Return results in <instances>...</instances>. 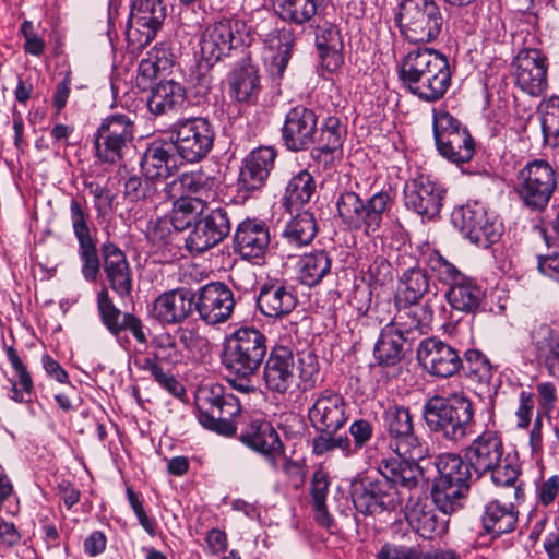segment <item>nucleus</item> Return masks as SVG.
Masks as SVG:
<instances>
[{
    "label": "nucleus",
    "mask_w": 559,
    "mask_h": 559,
    "mask_svg": "<svg viewBox=\"0 0 559 559\" xmlns=\"http://www.w3.org/2000/svg\"><path fill=\"white\" fill-rule=\"evenodd\" d=\"M413 342L386 324L374 344L373 356L379 366L394 367L412 349Z\"/></svg>",
    "instance_id": "obj_40"
},
{
    "label": "nucleus",
    "mask_w": 559,
    "mask_h": 559,
    "mask_svg": "<svg viewBox=\"0 0 559 559\" xmlns=\"http://www.w3.org/2000/svg\"><path fill=\"white\" fill-rule=\"evenodd\" d=\"M100 251L108 287L120 299L129 298L133 290V273L124 252L110 241L103 243Z\"/></svg>",
    "instance_id": "obj_29"
},
{
    "label": "nucleus",
    "mask_w": 559,
    "mask_h": 559,
    "mask_svg": "<svg viewBox=\"0 0 559 559\" xmlns=\"http://www.w3.org/2000/svg\"><path fill=\"white\" fill-rule=\"evenodd\" d=\"M317 183L308 170H300L294 175L285 189L284 202L288 206H301L313 197Z\"/></svg>",
    "instance_id": "obj_50"
},
{
    "label": "nucleus",
    "mask_w": 559,
    "mask_h": 559,
    "mask_svg": "<svg viewBox=\"0 0 559 559\" xmlns=\"http://www.w3.org/2000/svg\"><path fill=\"white\" fill-rule=\"evenodd\" d=\"M297 305L292 287L281 281H269L259 288L257 306L262 314L269 318H283L289 314Z\"/></svg>",
    "instance_id": "obj_36"
},
{
    "label": "nucleus",
    "mask_w": 559,
    "mask_h": 559,
    "mask_svg": "<svg viewBox=\"0 0 559 559\" xmlns=\"http://www.w3.org/2000/svg\"><path fill=\"white\" fill-rule=\"evenodd\" d=\"M277 152L272 146H260L245 158L239 174L238 186L241 190L261 189L274 168Z\"/></svg>",
    "instance_id": "obj_34"
},
{
    "label": "nucleus",
    "mask_w": 559,
    "mask_h": 559,
    "mask_svg": "<svg viewBox=\"0 0 559 559\" xmlns=\"http://www.w3.org/2000/svg\"><path fill=\"white\" fill-rule=\"evenodd\" d=\"M243 444L261 453L269 461L273 469H278L277 459L283 454L284 448L280 435L267 420L254 419L240 435Z\"/></svg>",
    "instance_id": "obj_32"
},
{
    "label": "nucleus",
    "mask_w": 559,
    "mask_h": 559,
    "mask_svg": "<svg viewBox=\"0 0 559 559\" xmlns=\"http://www.w3.org/2000/svg\"><path fill=\"white\" fill-rule=\"evenodd\" d=\"M330 0H277L282 21L295 26L313 27Z\"/></svg>",
    "instance_id": "obj_41"
},
{
    "label": "nucleus",
    "mask_w": 559,
    "mask_h": 559,
    "mask_svg": "<svg viewBox=\"0 0 559 559\" xmlns=\"http://www.w3.org/2000/svg\"><path fill=\"white\" fill-rule=\"evenodd\" d=\"M173 228V223L169 218L158 217L157 219L150 222L146 230V238L157 250L165 248L171 241Z\"/></svg>",
    "instance_id": "obj_58"
},
{
    "label": "nucleus",
    "mask_w": 559,
    "mask_h": 559,
    "mask_svg": "<svg viewBox=\"0 0 559 559\" xmlns=\"http://www.w3.org/2000/svg\"><path fill=\"white\" fill-rule=\"evenodd\" d=\"M267 352L266 336L255 328H240L227 337L222 364L228 371L229 383L241 393L254 392L251 379L260 370Z\"/></svg>",
    "instance_id": "obj_3"
},
{
    "label": "nucleus",
    "mask_w": 559,
    "mask_h": 559,
    "mask_svg": "<svg viewBox=\"0 0 559 559\" xmlns=\"http://www.w3.org/2000/svg\"><path fill=\"white\" fill-rule=\"evenodd\" d=\"M165 17L164 0H133L126 29L128 50L142 51L155 38Z\"/></svg>",
    "instance_id": "obj_16"
},
{
    "label": "nucleus",
    "mask_w": 559,
    "mask_h": 559,
    "mask_svg": "<svg viewBox=\"0 0 559 559\" xmlns=\"http://www.w3.org/2000/svg\"><path fill=\"white\" fill-rule=\"evenodd\" d=\"M199 423L207 430L225 437L237 431V417L240 416L239 399L222 384L202 386L197 396Z\"/></svg>",
    "instance_id": "obj_9"
},
{
    "label": "nucleus",
    "mask_w": 559,
    "mask_h": 559,
    "mask_svg": "<svg viewBox=\"0 0 559 559\" xmlns=\"http://www.w3.org/2000/svg\"><path fill=\"white\" fill-rule=\"evenodd\" d=\"M263 381L265 388L277 394H286L296 383V361L292 348L274 346L263 367Z\"/></svg>",
    "instance_id": "obj_27"
},
{
    "label": "nucleus",
    "mask_w": 559,
    "mask_h": 559,
    "mask_svg": "<svg viewBox=\"0 0 559 559\" xmlns=\"http://www.w3.org/2000/svg\"><path fill=\"white\" fill-rule=\"evenodd\" d=\"M423 469L418 463L382 459L373 471L358 474L350 484V497L357 512L376 515L395 510L411 491L417 489Z\"/></svg>",
    "instance_id": "obj_1"
},
{
    "label": "nucleus",
    "mask_w": 559,
    "mask_h": 559,
    "mask_svg": "<svg viewBox=\"0 0 559 559\" xmlns=\"http://www.w3.org/2000/svg\"><path fill=\"white\" fill-rule=\"evenodd\" d=\"M308 419L316 432L337 433L349 419V405L340 392L325 389L313 395Z\"/></svg>",
    "instance_id": "obj_20"
},
{
    "label": "nucleus",
    "mask_w": 559,
    "mask_h": 559,
    "mask_svg": "<svg viewBox=\"0 0 559 559\" xmlns=\"http://www.w3.org/2000/svg\"><path fill=\"white\" fill-rule=\"evenodd\" d=\"M481 523L487 534L499 537L515 528L518 512L512 503L501 504L498 500H492L485 507Z\"/></svg>",
    "instance_id": "obj_44"
},
{
    "label": "nucleus",
    "mask_w": 559,
    "mask_h": 559,
    "mask_svg": "<svg viewBox=\"0 0 559 559\" xmlns=\"http://www.w3.org/2000/svg\"><path fill=\"white\" fill-rule=\"evenodd\" d=\"M84 186L94 199V207L99 216L108 214L112 207L114 195L111 191L94 180H85Z\"/></svg>",
    "instance_id": "obj_59"
},
{
    "label": "nucleus",
    "mask_w": 559,
    "mask_h": 559,
    "mask_svg": "<svg viewBox=\"0 0 559 559\" xmlns=\"http://www.w3.org/2000/svg\"><path fill=\"white\" fill-rule=\"evenodd\" d=\"M396 313L389 323L406 338L416 341L420 335L426 334L433 320V309L426 301L419 302H395Z\"/></svg>",
    "instance_id": "obj_30"
},
{
    "label": "nucleus",
    "mask_w": 559,
    "mask_h": 559,
    "mask_svg": "<svg viewBox=\"0 0 559 559\" xmlns=\"http://www.w3.org/2000/svg\"><path fill=\"white\" fill-rule=\"evenodd\" d=\"M70 218L73 233L79 242V255L82 261V275L88 282H95L99 273V258L96 241L87 224L88 213L78 199L70 202Z\"/></svg>",
    "instance_id": "obj_25"
},
{
    "label": "nucleus",
    "mask_w": 559,
    "mask_h": 559,
    "mask_svg": "<svg viewBox=\"0 0 559 559\" xmlns=\"http://www.w3.org/2000/svg\"><path fill=\"white\" fill-rule=\"evenodd\" d=\"M416 356L419 365L429 374L438 378L455 376L463 366L460 350L438 337L421 340Z\"/></svg>",
    "instance_id": "obj_21"
},
{
    "label": "nucleus",
    "mask_w": 559,
    "mask_h": 559,
    "mask_svg": "<svg viewBox=\"0 0 559 559\" xmlns=\"http://www.w3.org/2000/svg\"><path fill=\"white\" fill-rule=\"evenodd\" d=\"M270 242L269 225L258 218H246L235 229L233 250L243 260L259 261L266 254Z\"/></svg>",
    "instance_id": "obj_26"
},
{
    "label": "nucleus",
    "mask_w": 559,
    "mask_h": 559,
    "mask_svg": "<svg viewBox=\"0 0 559 559\" xmlns=\"http://www.w3.org/2000/svg\"><path fill=\"white\" fill-rule=\"evenodd\" d=\"M233 292L221 282H212L202 286L194 294V309L202 321L207 324L226 322L234 310Z\"/></svg>",
    "instance_id": "obj_24"
},
{
    "label": "nucleus",
    "mask_w": 559,
    "mask_h": 559,
    "mask_svg": "<svg viewBox=\"0 0 559 559\" xmlns=\"http://www.w3.org/2000/svg\"><path fill=\"white\" fill-rule=\"evenodd\" d=\"M249 43V29L243 21L223 19L205 26L200 36L199 46L206 63L214 64L230 56L233 50Z\"/></svg>",
    "instance_id": "obj_12"
},
{
    "label": "nucleus",
    "mask_w": 559,
    "mask_h": 559,
    "mask_svg": "<svg viewBox=\"0 0 559 559\" xmlns=\"http://www.w3.org/2000/svg\"><path fill=\"white\" fill-rule=\"evenodd\" d=\"M365 204L366 201L354 191L340 192L335 205L342 224L355 231Z\"/></svg>",
    "instance_id": "obj_55"
},
{
    "label": "nucleus",
    "mask_w": 559,
    "mask_h": 559,
    "mask_svg": "<svg viewBox=\"0 0 559 559\" xmlns=\"http://www.w3.org/2000/svg\"><path fill=\"white\" fill-rule=\"evenodd\" d=\"M558 171L546 159L527 162L515 175L513 190L521 205L531 213H543L558 187Z\"/></svg>",
    "instance_id": "obj_8"
},
{
    "label": "nucleus",
    "mask_w": 559,
    "mask_h": 559,
    "mask_svg": "<svg viewBox=\"0 0 559 559\" xmlns=\"http://www.w3.org/2000/svg\"><path fill=\"white\" fill-rule=\"evenodd\" d=\"M217 179L204 171L182 173L169 183H166V198L201 199L209 203L216 197Z\"/></svg>",
    "instance_id": "obj_33"
},
{
    "label": "nucleus",
    "mask_w": 559,
    "mask_h": 559,
    "mask_svg": "<svg viewBox=\"0 0 559 559\" xmlns=\"http://www.w3.org/2000/svg\"><path fill=\"white\" fill-rule=\"evenodd\" d=\"M384 428L390 437V448L399 461L418 463L428 455L429 449L415 433L413 416L404 405H389L382 415Z\"/></svg>",
    "instance_id": "obj_10"
},
{
    "label": "nucleus",
    "mask_w": 559,
    "mask_h": 559,
    "mask_svg": "<svg viewBox=\"0 0 559 559\" xmlns=\"http://www.w3.org/2000/svg\"><path fill=\"white\" fill-rule=\"evenodd\" d=\"M123 194L131 202L160 203L166 198V182L154 181L146 176L141 178L131 175L124 181Z\"/></svg>",
    "instance_id": "obj_46"
},
{
    "label": "nucleus",
    "mask_w": 559,
    "mask_h": 559,
    "mask_svg": "<svg viewBox=\"0 0 559 559\" xmlns=\"http://www.w3.org/2000/svg\"><path fill=\"white\" fill-rule=\"evenodd\" d=\"M402 86L426 103L440 100L448 92L452 72L448 58L432 48L408 51L399 68Z\"/></svg>",
    "instance_id": "obj_2"
},
{
    "label": "nucleus",
    "mask_w": 559,
    "mask_h": 559,
    "mask_svg": "<svg viewBox=\"0 0 559 559\" xmlns=\"http://www.w3.org/2000/svg\"><path fill=\"white\" fill-rule=\"evenodd\" d=\"M430 276L418 265L411 266L399 277L395 302H419L430 289Z\"/></svg>",
    "instance_id": "obj_43"
},
{
    "label": "nucleus",
    "mask_w": 559,
    "mask_h": 559,
    "mask_svg": "<svg viewBox=\"0 0 559 559\" xmlns=\"http://www.w3.org/2000/svg\"><path fill=\"white\" fill-rule=\"evenodd\" d=\"M173 200V210L169 221L176 230H183L188 226L195 223L197 217L202 214L206 203L201 199L191 198H164V201Z\"/></svg>",
    "instance_id": "obj_51"
},
{
    "label": "nucleus",
    "mask_w": 559,
    "mask_h": 559,
    "mask_svg": "<svg viewBox=\"0 0 559 559\" xmlns=\"http://www.w3.org/2000/svg\"><path fill=\"white\" fill-rule=\"evenodd\" d=\"M229 95L238 103L254 104L261 85L258 67L250 58H242L228 74Z\"/></svg>",
    "instance_id": "obj_37"
},
{
    "label": "nucleus",
    "mask_w": 559,
    "mask_h": 559,
    "mask_svg": "<svg viewBox=\"0 0 559 559\" xmlns=\"http://www.w3.org/2000/svg\"><path fill=\"white\" fill-rule=\"evenodd\" d=\"M376 559H425V552L418 547L384 544Z\"/></svg>",
    "instance_id": "obj_60"
},
{
    "label": "nucleus",
    "mask_w": 559,
    "mask_h": 559,
    "mask_svg": "<svg viewBox=\"0 0 559 559\" xmlns=\"http://www.w3.org/2000/svg\"><path fill=\"white\" fill-rule=\"evenodd\" d=\"M445 298L453 310L475 314L485 308L486 290L475 278L466 275L447 290Z\"/></svg>",
    "instance_id": "obj_39"
},
{
    "label": "nucleus",
    "mask_w": 559,
    "mask_h": 559,
    "mask_svg": "<svg viewBox=\"0 0 559 559\" xmlns=\"http://www.w3.org/2000/svg\"><path fill=\"white\" fill-rule=\"evenodd\" d=\"M154 352L144 358H135L134 365L142 371H148L154 381L175 397L185 395L183 385L170 372L164 371L162 364L177 365L182 359L176 337L170 333H162L152 340Z\"/></svg>",
    "instance_id": "obj_14"
},
{
    "label": "nucleus",
    "mask_w": 559,
    "mask_h": 559,
    "mask_svg": "<svg viewBox=\"0 0 559 559\" xmlns=\"http://www.w3.org/2000/svg\"><path fill=\"white\" fill-rule=\"evenodd\" d=\"M452 221L471 242L487 249L502 236V223L479 202L467 203L452 214Z\"/></svg>",
    "instance_id": "obj_17"
},
{
    "label": "nucleus",
    "mask_w": 559,
    "mask_h": 559,
    "mask_svg": "<svg viewBox=\"0 0 559 559\" xmlns=\"http://www.w3.org/2000/svg\"><path fill=\"white\" fill-rule=\"evenodd\" d=\"M407 521L411 526L425 539H433L445 532V524L439 521L432 510H425L416 504L408 513Z\"/></svg>",
    "instance_id": "obj_52"
},
{
    "label": "nucleus",
    "mask_w": 559,
    "mask_h": 559,
    "mask_svg": "<svg viewBox=\"0 0 559 559\" xmlns=\"http://www.w3.org/2000/svg\"><path fill=\"white\" fill-rule=\"evenodd\" d=\"M227 547H228V538H227V534L224 531H222L217 527H214V528H211L210 531H207V533L205 535V547H204V551L207 555L216 556V555L223 554L227 550Z\"/></svg>",
    "instance_id": "obj_63"
},
{
    "label": "nucleus",
    "mask_w": 559,
    "mask_h": 559,
    "mask_svg": "<svg viewBox=\"0 0 559 559\" xmlns=\"http://www.w3.org/2000/svg\"><path fill=\"white\" fill-rule=\"evenodd\" d=\"M5 353L17 377L16 381H11L10 399L16 403H29L34 395V383L31 373L12 346L7 347Z\"/></svg>",
    "instance_id": "obj_49"
},
{
    "label": "nucleus",
    "mask_w": 559,
    "mask_h": 559,
    "mask_svg": "<svg viewBox=\"0 0 559 559\" xmlns=\"http://www.w3.org/2000/svg\"><path fill=\"white\" fill-rule=\"evenodd\" d=\"M528 354L543 365L548 374L559 380V331L545 322H536L530 330Z\"/></svg>",
    "instance_id": "obj_28"
},
{
    "label": "nucleus",
    "mask_w": 559,
    "mask_h": 559,
    "mask_svg": "<svg viewBox=\"0 0 559 559\" xmlns=\"http://www.w3.org/2000/svg\"><path fill=\"white\" fill-rule=\"evenodd\" d=\"M349 433L354 439L355 448L359 451L372 438L373 426L367 419H356L349 426Z\"/></svg>",
    "instance_id": "obj_62"
},
{
    "label": "nucleus",
    "mask_w": 559,
    "mask_h": 559,
    "mask_svg": "<svg viewBox=\"0 0 559 559\" xmlns=\"http://www.w3.org/2000/svg\"><path fill=\"white\" fill-rule=\"evenodd\" d=\"M447 189L429 177L407 180L403 188L405 209L420 217L423 223L436 219L443 206Z\"/></svg>",
    "instance_id": "obj_19"
},
{
    "label": "nucleus",
    "mask_w": 559,
    "mask_h": 559,
    "mask_svg": "<svg viewBox=\"0 0 559 559\" xmlns=\"http://www.w3.org/2000/svg\"><path fill=\"white\" fill-rule=\"evenodd\" d=\"M97 309L102 322L107 330L115 336L122 331L120 321L121 311L115 306L108 294V288L103 287L97 294Z\"/></svg>",
    "instance_id": "obj_57"
},
{
    "label": "nucleus",
    "mask_w": 559,
    "mask_h": 559,
    "mask_svg": "<svg viewBox=\"0 0 559 559\" xmlns=\"http://www.w3.org/2000/svg\"><path fill=\"white\" fill-rule=\"evenodd\" d=\"M393 203L391 194L386 191H379L372 194L366 200L355 231H361L368 237L378 236L384 214L391 209Z\"/></svg>",
    "instance_id": "obj_42"
},
{
    "label": "nucleus",
    "mask_w": 559,
    "mask_h": 559,
    "mask_svg": "<svg viewBox=\"0 0 559 559\" xmlns=\"http://www.w3.org/2000/svg\"><path fill=\"white\" fill-rule=\"evenodd\" d=\"M194 309V294L177 288L160 294L153 302V316L164 324H177L185 321Z\"/></svg>",
    "instance_id": "obj_35"
},
{
    "label": "nucleus",
    "mask_w": 559,
    "mask_h": 559,
    "mask_svg": "<svg viewBox=\"0 0 559 559\" xmlns=\"http://www.w3.org/2000/svg\"><path fill=\"white\" fill-rule=\"evenodd\" d=\"M504 447L500 433L487 429L465 448V459L477 477L490 473L497 486L515 487L514 496L520 497L521 488L515 486L519 469L503 456Z\"/></svg>",
    "instance_id": "obj_5"
},
{
    "label": "nucleus",
    "mask_w": 559,
    "mask_h": 559,
    "mask_svg": "<svg viewBox=\"0 0 559 559\" xmlns=\"http://www.w3.org/2000/svg\"><path fill=\"white\" fill-rule=\"evenodd\" d=\"M548 58L538 48L524 47L511 62L514 85L523 93L542 96L548 87Z\"/></svg>",
    "instance_id": "obj_18"
},
{
    "label": "nucleus",
    "mask_w": 559,
    "mask_h": 559,
    "mask_svg": "<svg viewBox=\"0 0 559 559\" xmlns=\"http://www.w3.org/2000/svg\"><path fill=\"white\" fill-rule=\"evenodd\" d=\"M175 167V158L170 148L163 144H152L144 152L141 159V169L143 176L154 181L165 180L171 175Z\"/></svg>",
    "instance_id": "obj_45"
},
{
    "label": "nucleus",
    "mask_w": 559,
    "mask_h": 559,
    "mask_svg": "<svg viewBox=\"0 0 559 559\" xmlns=\"http://www.w3.org/2000/svg\"><path fill=\"white\" fill-rule=\"evenodd\" d=\"M173 145L179 157L188 163H198L212 151L215 130L207 118L178 119L171 127Z\"/></svg>",
    "instance_id": "obj_13"
},
{
    "label": "nucleus",
    "mask_w": 559,
    "mask_h": 559,
    "mask_svg": "<svg viewBox=\"0 0 559 559\" xmlns=\"http://www.w3.org/2000/svg\"><path fill=\"white\" fill-rule=\"evenodd\" d=\"M433 136L440 155L454 164L468 163L475 154L469 131L444 108L433 109Z\"/></svg>",
    "instance_id": "obj_11"
},
{
    "label": "nucleus",
    "mask_w": 559,
    "mask_h": 559,
    "mask_svg": "<svg viewBox=\"0 0 559 559\" xmlns=\"http://www.w3.org/2000/svg\"><path fill=\"white\" fill-rule=\"evenodd\" d=\"M187 103L186 88L174 80H166L152 87L147 108L154 116H164L178 114Z\"/></svg>",
    "instance_id": "obj_38"
},
{
    "label": "nucleus",
    "mask_w": 559,
    "mask_h": 559,
    "mask_svg": "<svg viewBox=\"0 0 559 559\" xmlns=\"http://www.w3.org/2000/svg\"><path fill=\"white\" fill-rule=\"evenodd\" d=\"M299 377L306 385L312 386L314 378L318 376L320 367L316 355L310 352H304L298 355Z\"/></svg>",
    "instance_id": "obj_61"
},
{
    "label": "nucleus",
    "mask_w": 559,
    "mask_h": 559,
    "mask_svg": "<svg viewBox=\"0 0 559 559\" xmlns=\"http://www.w3.org/2000/svg\"><path fill=\"white\" fill-rule=\"evenodd\" d=\"M318 233L314 215L304 211L294 216L286 225L283 237L297 248L307 246L313 241Z\"/></svg>",
    "instance_id": "obj_48"
},
{
    "label": "nucleus",
    "mask_w": 559,
    "mask_h": 559,
    "mask_svg": "<svg viewBox=\"0 0 559 559\" xmlns=\"http://www.w3.org/2000/svg\"><path fill=\"white\" fill-rule=\"evenodd\" d=\"M134 138V123L129 115L112 114L104 118L95 133V156L102 163L122 160Z\"/></svg>",
    "instance_id": "obj_15"
},
{
    "label": "nucleus",
    "mask_w": 559,
    "mask_h": 559,
    "mask_svg": "<svg viewBox=\"0 0 559 559\" xmlns=\"http://www.w3.org/2000/svg\"><path fill=\"white\" fill-rule=\"evenodd\" d=\"M401 36L412 44H429L439 37L444 24L436 0H401L394 9Z\"/></svg>",
    "instance_id": "obj_7"
},
{
    "label": "nucleus",
    "mask_w": 559,
    "mask_h": 559,
    "mask_svg": "<svg viewBox=\"0 0 559 559\" xmlns=\"http://www.w3.org/2000/svg\"><path fill=\"white\" fill-rule=\"evenodd\" d=\"M425 264L436 280L441 284L449 286V288L459 281H463L466 276V274H464L454 263L441 255L437 250H432L427 253Z\"/></svg>",
    "instance_id": "obj_53"
},
{
    "label": "nucleus",
    "mask_w": 559,
    "mask_h": 559,
    "mask_svg": "<svg viewBox=\"0 0 559 559\" xmlns=\"http://www.w3.org/2000/svg\"><path fill=\"white\" fill-rule=\"evenodd\" d=\"M332 260L325 250H316L301 257L298 263V280L312 287L331 272Z\"/></svg>",
    "instance_id": "obj_47"
},
{
    "label": "nucleus",
    "mask_w": 559,
    "mask_h": 559,
    "mask_svg": "<svg viewBox=\"0 0 559 559\" xmlns=\"http://www.w3.org/2000/svg\"><path fill=\"white\" fill-rule=\"evenodd\" d=\"M313 27H316V45L321 58L329 56L338 58V51L343 47L338 29L325 21L323 23L317 21Z\"/></svg>",
    "instance_id": "obj_56"
},
{
    "label": "nucleus",
    "mask_w": 559,
    "mask_h": 559,
    "mask_svg": "<svg viewBox=\"0 0 559 559\" xmlns=\"http://www.w3.org/2000/svg\"><path fill=\"white\" fill-rule=\"evenodd\" d=\"M346 129L340 118L328 117L319 129V135H316L311 158L323 165L324 169H331L335 160L342 157Z\"/></svg>",
    "instance_id": "obj_31"
},
{
    "label": "nucleus",
    "mask_w": 559,
    "mask_h": 559,
    "mask_svg": "<svg viewBox=\"0 0 559 559\" xmlns=\"http://www.w3.org/2000/svg\"><path fill=\"white\" fill-rule=\"evenodd\" d=\"M292 44L280 45L277 52L270 57L269 71L272 75L282 78L290 60Z\"/></svg>",
    "instance_id": "obj_64"
},
{
    "label": "nucleus",
    "mask_w": 559,
    "mask_h": 559,
    "mask_svg": "<svg viewBox=\"0 0 559 559\" xmlns=\"http://www.w3.org/2000/svg\"><path fill=\"white\" fill-rule=\"evenodd\" d=\"M423 416L429 430L452 445L463 443L475 425L473 402L462 392L431 396Z\"/></svg>",
    "instance_id": "obj_4"
},
{
    "label": "nucleus",
    "mask_w": 559,
    "mask_h": 559,
    "mask_svg": "<svg viewBox=\"0 0 559 559\" xmlns=\"http://www.w3.org/2000/svg\"><path fill=\"white\" fill-rule=\"evenodd\" d=\"M318 116L302 105L290 108L285 115L281 138L286 150L297 153L307 151L316 143Z\"/></svg>",
    "instance_id": "obj_22"
},
{
    "label": "nucleus",
    "mask_w": 559,
    "mask_h": 559,
    "mask_svg": "<svg viewBox=\"0 0 559 559\" xmlns=\"http://www.w3.org/2000/svg\"><path fill=\"white\" fill-rule=\"evenodd\" d=\"M231 223L225 207H216L203 214L186 239L192 253H203L222 242L230 233Z\"/></svg>",
    "instance_id": "obj_23"
},
{
    "label": "nucleus",
    "mask_w": 559,
    "mask_h": 559,
    "mask_svg": "<svg viewBox=\"0 0 559 559\" xmlns=\"http://www.w3.org/2000/svg\"><path fill=\"white\" fill-rule=\"evenodd\" d=\"M461 371L478 383H489L493 376V367L487 356L478 349L464 352Z\"/></svg>",
    "instance_id": "obj_54"
},
{
    "label": "nucleus",
    "mask_w": 559,
    "mask_h": 559,
    "mask_svg": "<svg viewBox=\"0 0 559 559\" xmlns=\"http://www.w3.org/2000/svg\"><path fill=\"white\" fill-rule=\"evenodd\" d=\"M439 476L435 479L431 496L437 508L451 514L463 508L469 491L472 465L456 453H442L435 460Z\"/></svg>",
    "instance_id": "obj_6"
}]
</instances>
